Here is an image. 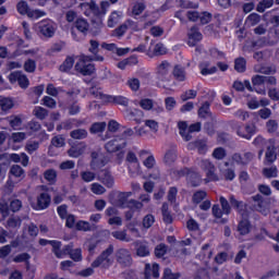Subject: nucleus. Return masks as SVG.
<instances>
[{"instance_id":"4468645a","label":"nucleus","mask_w":279,"mask_h":279,"mask_svg":"<svg viewBox=\"0 0 279 279\" xmlns=\"http://www.w3.org/2000/svg\"><path fill=\"white\" fill-rule=\"evenodd\" d=\"M9 82L11 84H19L22 88H27L29 86V78H27V75L21 71H14L9 75Z\"/></svg>"},{"instance_id":"9b49d317","label":"nucleus","mask_w":279,"mask_h":279,"mask_svg":"<svg viewBox=\"0 0 279 279\" xmlns=\"http://www.w3.org/2000/svg\"><path fill=\"white\" fill-rule=\"evenodd\" d=\"M88 52L90 56L84 54V60H94L95 62H104V56L99 54V41L95 39L89 40Z\"/></svg>"},{"instance_id":"4be33fe9","label":"nucleus","mask_w":279,"mask_h":279,"mask_svg":"<svg viewBox=\"0 0 279 279\" xmlns=\"http://www.w3.org/2000/svg\"><path fill=\"white\" fill-rule=\"evenodd\" d=\"M145 279L153 278H160V266L158 264H146L145 265V272H144Z\"/></svg>"},{"instance_id":"39448f33","label":"nucleus","mask_w":279,"mask_h":279,"mask_svg":"<svg viewBox=\"0 0 279 279\" xmlns=\"http://www.w3.org/2000/svg\"><path fill=\"white\" fill-rule=\"evenodd\" d=\"M114 254V246L110 244L102 253L92 263V267H110L112 259L110 258Z\"/></svg>"},{"instance_id":"4d7b16f0","label":"nucleus","mask_w":279,"mask_h":279,"mask_svg":"<svg viewBox=\"0 0 279 279\" xmlns=\"http://www.w3.org/2000/svg\"><path fill=\"white\" fill-rule=\"evenodd\" d=\"M128 25H134V21L128 20L125 24L119 26L114 29V35L121 38L128 32Z\"/></svg>"},{"instance_id":"aec40b11","label":"nucleus","mask_w":279,"mask_h":279,"mask_svg":"<svg viewBox=\"0 0 279 279\" xmlns=\"http://www.w3.org/2000/svg\"><path fill=\"white\" fill-rule=\"evenodd\" d=\"M51 205V195H49L47 192L40 193V195L37 196V205L36 210H47V207Z\"/></svg>"},{"instance_id":"6e6d98bb","label":"nucleus","mask_w":279,"mask_h":279,"mask_svg":"<svg viewBox=\"0 0 279 279\" xmlns=\"http://www.w3.org/2000/svg\"><path fill=\"white\" fill-rule=\"evenodd\" d=\"M68 154L70 158H80L82 154H84V147L82 146H72L69 150Z\"/></svg>"},{"instance_id":"774afa93","label":"nucleus","mask_w":279,"mask_h":279,"mask_svg":"<svg viewBox=\"0 0 279 279\" xmlns=\"http://www.w3.org/2000/svg\"><path fill=\"white\" fill-rule=\"evenodd\" d=\"M180 272L173 274L170 268H166L163 270V278L165 279H180Z\"/></svg>"},{"instance_id":"a19ab883","label":"nucleus","mask_w":279,"mask_h":279,"mask_svg":"<svg viewBox=\"0 0 279 279\" xmlns=\"http://www.w3.org/2000/svg\"><path fill=\"white\" fill-rule=\"evenodd\" d=\"M73 64H75V59L73 57H66L63 63L60 65L59 70L62 73H68L71 69H73Z\"/></svg>"},{"instance_id":"13d9d810","label":"nucleus","mask_w":279,"mask_h":279,"mask_svg":"<svg viewBox=\"0 0 279 279\" xmlns=\"http://www.w3.org/2000/svg\"><path fill=\"white\" fill-rule=\"evenodd\" d=\"M263 175H265V178H268V179L278 178V167L271 166L270 168H264Z\"/></svg>"},{"instance_id":"37998d69","label":"nucleus","mask_w":279,"mask_h":279,"mask_svg":"<svg viewBox=\"0 0 279 279\" xmlns=\"http://www.w3.org/2000/svg\"><path fill=\"white\" fill-rule=\"evenodd\" d=\"M246 64H247V61L245 60V58L240 57L234 61V70L238 73H245Z\"/></svg>"},{"instance_id":"49530a36","label":"nucleus","mask_w":279,"mask_h":279,"mask_svg":"<svg viewBox=\"0 0 279 279\" xmlns=\"http://www.w3.org/2000/svg\"><path fill=\"white\" fill-rule=\"evenodd\" d=\"M81 180H83V182H86V183L94 182V180H97V173L90 170L82 171Z\"/></svg>"},{"instance_id":"412c9836","label":"nucleus","mask_w":279,"mask_h":279,"mask_svg":"<svg viewBox=\"0 0 279 279\" xmlns=\"http://www.w3.org/2000/svg\"><path fill=\"white\" fill-rule=\"evenodd\" d=\"M38 226L34 225V222H31L28 225H25L23 228V239H36L38 236Z\"/></svg>"},{"instance_id":"0eeeda50","label":"nucleus","mask_w":279,"mask_h":279,"mask_svg":"<svg viewBox=\"0 0 279 279\" xmlns=\"http://www.w3.org/2000/svg\"><path fill=\"white\" fill-rule=\"evenodd\" d=\"M114 256L120 267H132V264L134 263V259H132V253L128 248H118Z\"/></svg>"},{"instance_id":"680f3d73","label":"nucleus","mask_w":279,"mask_h":279,"mask_svg":"<svg viewBox=\"0 0 279 279\" xmlns=\"http://www.w3.org/2000/svg\"><path fill=\"white\" fill-rule=\"evenodd\" d=\"M167 198L170 204H175V202H178V187L171 186L168 191Z\"/></svg>"},{"instance_id":"4c0bfd02","label":"nucleus","mask_w":279,"mask_h":279,"mask_svg":"<svg viewBox=\"0 0 279 279\" xmlns=\"http://www.w3.org/2000/svg\"><path fill=\"white\" fill-rule=\"evenodd\" d=\"M136 254L141 258H145V256H149V245L145 242L137 243Z\"/></svg>"},{"instance_id":"6ab92c4d","label":"nucleus","mask_w":279,"mask_h":279,"mask_svg":"<svg viewBox=\"0 0 279 279\" xmlns=\"http://www.w3.org/2000/svg\"><path fill=\"white\" fill-rule=\"evenodd\" d=\"M187 45L189 47H195V45H197V43H199L202 40V38H204V36L202 35V33L199 32V28H197V26H193L189 33H187Z\"/></svg>"},{"instance_id":"cd10ccee","label":"nucleus","mask_w":279,"mask_h":279,"mask_svg":"<svg viewBox=\"0 0 279 279\" xmlns=\"http://www.w3.org/2000/svg\"><path fill=\"white\" fill-rule=\"evenodd\" d=\"M75 29L80 32L83 36H86L88 34L89 24L84 19H77L74 24Z\"/></svg>"},{"instance_id":"c9c22d12","label":"nucleus","mask_w":279,"mask_h":279,"mask_svg":"<svg viewBox=\"0 0 279 279\" xmlns=\"http://www.w3.org/2000/svg\"><path fill=\"white\" fill-rule=\"evenodd\" d=\"M161 215L165 223H173V216H171V211H169V204H162Z\"/></svg>"},{"instance_id":"f257e3e1","label":"nucleus","mask_w":279,"mask_h":279,"mask_svg":"<svg viewBox=\"0 0 279 279\" xmlns=\"http://www.w3.org/2000/svg\"><path fill=\"white\" fill-rule=\"evenodd\" d=\"M80 8L85 16H96V19H104L108 13V9L110 8V2L101 1L100 8L97 5L95 1L83 2L80 4Z\"/></svg>"},{"instance_id":"bb28decb","label":"nucleus","mask_w":279,"mask_h":279,"mask_svg":"<svg viewBox=\"0 0 279 279\" xmlns=\"http://www.w3.org/2000/svg\"><path fill=\"white\" fill-rule=\"evenodd\" d=\"M108 104H117L118 106H124L128 107L130 104V99H128L125 96H112L109 95L107 97Z\"/></svg>"},{"instance_id":"7c9ffc66","label":"nucleus","mask_w":279,"mask_h":279,"mask_svg":"<svg viewBox=\"0 0 279 279\" xmlns=\"http://www.w3.org/2000/svg\"><path fill=\"white\" fill-rule=\"evenodd\" d=\"M199 119H210L213 117V112H210V102L205 101L201 108L198 109Z\"/></svg>"},{"instance_id":"ddd939ff","label":"nucleus","mask_w":279,"mask_h":279,"mask_svg":"<svg viewBox=\"0 0 279 279\" xmlns=\"http://www.w3.org/2000/svg\"><path fill=\"white\" fill-rule=\"evenodd\" d=\"M128 147V142L122 141L120 136H116L113 140L109 141L105 145V149L109 154H114V151H121V149H125Z\"/></svg>"},{"instance_id":"2eb2a0df","label":"nucleus","mask_w":279,"mask_h":279,"mask_svg":"<svg viewBox=\"0 0 279 279\" xmlns=\"http://www.w3.org/2000/svg\"><path fill=\"white\" fill-rule=\"evenodd\" d=\"M97 180L101 182L107 189H112L114 186V177L110 173V170L104 169L97 173Z\"/></svg>"},{"instance_id":"5fc2aeb1","label":"nucleus","mask_w":279,"mask_h":279,"mask_svg":"<svg viewBox=\"0 0 279 279\" xmlns=\"http://www.w3.org/2000/svg\"><path fill=\"white\" fill-rule=\"evenodd\" d=\"M23 69L26 73H36V60L27 59L24 62Z\"/></svg>"},{"instance_id":"79ce46f5","label":"nucleus","mask_w":279,"mask_h":279,"mask_svg":"<svg viewBox=\"0 0 279 279\" xmlns=\"http://www.w3.org/2000/svg\"><path fill=\"white\" fill-rule=\"evenodd\" d=\"M9 125L13 130H21V128L23 125V119H21V117H19V116H11V117H9Z\"/></svg>"},{"instance_id":"f3484780","label":"nucleus","mask_w":279,"mask_h":279,"mask_svg":"<svg viewBox=\"0 0 279 279\" xmlns=\"http://www.w3.org/2000/svg\"><path fill=\"white\" fill-rule=\"evenodd\" d=\"M252 84L257 95H267V89H265V76L258 74L254 75L252 77Z\"/></svg>"},{"instance_id":"b1692460","label":"nucleus","mask_w":279,"mask_h":279,"mask_svg":"<svg viewBox=\"0 0 279 279\" xmlns=\"http://www.w3.org/2000/svg\"><path fill=\"white\" fill-rule=\"evenodd\" d=\"M62 245H59L58 247H54V250H52V253L54 254V256L57 258H63L65 256H71V253L73 252V243H70L65 246H63V248H61Z\"/></svg>"},{"instance_id":"393cba45","label":"nucleus","mask_w":279,"mask_h":279,"mask_svg":"<svg viewBox=\"0 0 279 279\" xmlns=\"http://www.w3.org/2000/svg\"><path fill=\"white\" fill-rule=\"evenodd\" d=\"M130 197H132L131 192H122L118 194L117 199L114 202L116 206H118V208H128V206H130V202H128Z\"/></svg>"},{"instance_id":"bf43d9fd","label":"nucleus","mask_w":279,"mask_h":279,"mask_svg":"<svg viewBox=\"0 0 279 279\" xmlns=\"http://www.w3.org/2000/svg\"><path fill=\"white\" fill-rule=\"evenodd\" d=\"M207 195L208 194L206 193V191L199 190L195 192L192 196L193 204H202V202H204V198L207 197Z\"/></svg>"},{"instance_id":"1a4fd4ad","label":"nucleus","mask_w":279,"mask_h":279,"mask_svg":"<svg viewBox=\"0 0 279 279\" xmlns=\"http://www.w3.org/2000/svg\"><path fill=\"white\" fill-rule=\"evenodd\" d=\"M86 62H95V60H86L84 59V54L81 56L78 62L75 64V71L81 73V75H93L95 73V64Z\"/></svg>"},{"instance_id":"603ef678","label":"nucleus","mask_w":279,"mask_h":279,"mask_svg":"<svg viewBox=\"0 0 279 279\" xmlns=\"http://www.w3.org/2000/svg\"><path fill=\"white\" fill-rule=\"evenodd\" d=\"M75 229L80 232H90V230H93V227L90 226V222L80 220L76 222Z\"/></svg>"},{"instance_id":"a18cd8bd","label":"nucleus","mask_w":279,"mask_h":279,"mask_svg":"<svg viewBox=\"0 0 279 279\" xmlns=\"http://www.w3.org/2000/svg\"><path fill=\"white\" fill-rule=\"evenodd\" d=\"M33 114L36 117V119L44 121V119H47V117H49V111L43 107H35L33 110Z\"/></svg>"},{"instance_id":"58836bf2","label":"nucleus","mask_w":279,"mask_h":279,"mask_svg":"<svg viewBox=\"0 0 279 279\" xmlns=\"http://www.w3.org/2000/svg\"><path fill=\"white\" fill-rule=\"evenodd\" d=\"M70 136L75 141H83V138H86L88 136V131H86L85 129H76L70 132Z\"/></svg>"},{"instance_id":"864d4df0","label":"nucleus","mask_w":279,"mask_h":279,"mask_svg":"<svg viewBox=\"0 0 279 279\" xmlns=\"http://www.w3.org/2000/svg\"><path fill=\"white\" fill-rule=\"evenodd\" d=\"M265 157H266V162H275L277 158L276 146L274 145L268 146Z\"/></svg>"},{"instance_id":"8fccbe9b","label":"nucleus","mask_w":279,"mask_h":279,"mask_svg":"<svg viewBox=\"0 0 279 279\" xmlns=\"http://www.w3.org/2000/svg\"><path fill=\"white\" fill-rule=\"evenodd\" d=\"M163 160L166 165H173V162L178 160V151H175V149L168 150Z\"/></svg>"},{"instance_id":"e2e57ef3","label":"nucleus","mask_w":279,"mask_h":279,"mask_svg":"<svg viewBox=\"0 0 279 279\" xmlns=\"http://www.w3.org/2000/svg\"><path fill=\"white\" fill-rule=\"evenodd\" d=\"M90 191L94 195H104V193H106V187L99 183H93L90 185Z\"/></svg>"},{"instance_id":"473e14b6","label":"nucleus","mask_w":279,"mask_h":279,"mask_svg":"<svg viewBox=\"0 0 279 279\" xmlns=\"http://www.w3.org/2000/svg\"><path fill=\"white\" fill-rule=\"evenodd\" d=\"M111 236H113V239H117V241H122L124 243H130L132 241V238H130V235H128L126 230L112 231Z\"/></svg>"},{"instance_id":"c85d7f7f","label":"nucleus","mask_w":279,"mask_h":279,"mask_svg":"<svg viewBox=\"0 0 279 279\" xmlns=\"http://www.w3.org/2000/svg\"><path fill=\"white\" fill-rule=\"evenodd\" d=\"M252 231V223L247 219H243L238 225V232L242 236L247 235L248 232Z\"/></svg>"},{"instance_id":"f03ea898","label":"nucleus","mask_w":279,"mask_h":279,"mask_svg":"<svg viewBox=\"0 0 279 279\" xmlns=\"http://www.w3.org/2000/svg\"><path fill=\"white\" fill-rule=\"evenodd\" d=\"M58 29V24L52 20L46 19L37 23L36 32L41 38H53Z\"/></svg>"},{"instance_id":"f704fd0d","label":"nucleus","mask_w":279,"mask_h":279,"mask_svg":"<svg viewBox=\"0 0 279 279\" xmlns=\"http://www.w3.org/2000/svg\"><path fill=\"white\" fill-rule=\"evenodd\" d=\"M89 95H93L96 99H101L102 101H108V96L101 90V87L93 86L89 88Z\"/></svg>"},{"instance_id":"69168bd1","label":"nucleus","mask_w":279,"mask_h":279,"mask_svg":"<svg viewBox=\"0 0 279 279\" xmlns=\"http://www.w3.org/2000/svg\"><path fill=\"white\" fill-rule=\"evenodd\" d=\"M119 19H120L119 12L113 11L108 19V22H107L108 27H114V25L119 23Z\"/></svg>"},{"instance_id":"338daca9","label":"nucleus","mask_w":279,"mask_h":279,"mask_svg":"<svg viewBox=\"0 0 279 279\" xmlns=\"http://www.w3.org/2000/svg\"><path fill=\"white\" fill-rule=\"evenodd\" d=\"M271 5H274V0H262L257 4V12H265V10H267V8H271Z\"/></svg>"},{"instance_id":"09e8293b","label":"nucleus","mask_w":279,"mask_h":279,"mask_svg":"<svg viewBox=\"0 0 279 279\" xmlns=\"http://www.w3.org/2000/svg\"><path fill=\"white\" fill-rule=\"evenodd\" d=\"M10 174L13 178H25V170L19 165H13L10 169Z\"/></svg>"},{"instance_id":"20e7f679","label":"nucleus","mask_w":279,"mask_h":279,"mask_svg":"<svg viewBox=\"0 0 279 279\" xmlns=\"http://www.w3.org/2000/svg\"><path fill=\"white\" fill-rule=\"evenodd\" d=\"M198 167L203 169V171L206 172V179L205 182L208 184V182H219V175L216 174L217 168L214 166V163L208 159H201L197 162Z\"/></svg>"},{"instance_id":"052dcab7","label":"nucleus","mask_w":279,"mask_h":279,"mask_svg":"<svg viewBox=\"0 0 279 279\" xmlns=\"http://www.w3.org/2000/svg\"><path fill=\"white\" fill-rule=\"evenodd\" d=\"M155 222H156V218L154 217V215L148 214L143 219V228H145L146 230H149V228H151Z\"/></svg>"},{"instance_id":"0e129e2a","label":"nucleus","mask_w":279,"mask_h":279,"mask_svg":"<svg viewBox=\"0 0 279 279\" xmlns=\"http://www.w3.org/2000/svg\"><path fill=\"white\" fill-rule=\"evenodd\" d=\"M167 250H168V246L166 244H158L156 247H155V256L157 258H162V256H165V254H167Z\"/></svg>"},{"instance_id":"e433bc0d","label":"nucleus","mask_w":279,"mask_h":279,"mask_svg":"<svg viewBox=\"0 0 279 279\" xmlns=\"http://www.w3.org/2000/svg\"><path fill=\"white\" fill-rule=\"evenodd\" d=\"M44 178L49 184H56L58 181V171L54 169H48L44 172Z\"/></svg>"},{"instance_id":"c03bdc74","label":"nucleus","mask_w":279,"mask_h":279,"mask_svg":"<svg viewBox=\"0 0 279 279\" xmlns=\"http://www.w3.org/2000/svg\"><path fill=\"white\" fill-rule=\"evenodd\" d=\"M106 122H96L92 124L89 132L90 134H101V132L106 131Z\"/></svg>"},{"instance_id":"a878e982","label":"nucleus","mask_w":279,"mask_h":279,"mask_svg":"<svg viewBox=\"0 0 279 279\" xmlns=\"http://www.w3.org/2000/svg\"><path fill=\"white\" fill-rule=\"evenodd\" d=\"M276 65H260L254 66L255 73H262V75H276Z\"/></svg>"},{"instance_id":"f8f14e48","label":"nucleus","mask_w":279,"mask_h":279,"mask_svg":"<svg viewBox=\"0 0 279 279\" xmlns=\"http://www.w3.org/2000/svg\"><path fill=\"white\" fill-rule=\"evenodd\" d=\"M171 64L167 61H162L157 66V80L159 82H171Z\"/></svg>"},{"instance_id":"5701e85b","label":"nucleus","mask_w":279,"mask_h":279,"mask_svg":"<svg viewBox=\"0 0 279 279\" xmlns=\"http://www.w3.org/2000/svg\"><path fill=\"white\" fill-rule=\"evenodd\" d=\"M92 171H99L102 167H106V160L104 157H99L97 153H92V161L89 163Z\"/></svg>"},{"instance_id":"de8ad7c7","label":"nucleus","mask_w":279,"mask_h":279,"mask_svg":"<svg viewBox=\"0 0 279 279\" xmlns=\"http://www.w3.org/2000/svg\"><path fill=\"white\" fill-rule=\"evenodd\" d=\"M229 202H230L232 208L238 210V213H241L245 208V204L243 203V201H236L234 195H230Z\"/></svg>"},{"instance_id":"6e6552de","label":"nucleus","mask_w":279,"mask_h":279,"mask_svg":"<svg viewBox=\"0 0 279 279\" xmlns=\"http://www.w3.org/2000/svg\"><path fill=\"white\" fill-rule=\"evenodd\" d=\"M179 178L186 177L187 184H191V186H199L202 184V175L199 173L191 171L189 168H183L178 171Z\"/></svg>"},{"instance_id":"72a5a7b5","label":"nucleus","mask_w":279,"mask_h":279,"mask_svg":"<svg viewBox=\"0 0 279 279\" xmlns=\"http://www.w3.org/2000/svg\"><path fill=\"white\" fill-rule=\"evenodd\" d=\"M178 128H179V134L182 136V138L184 141H191V138H193V135L189 134V125L186 124V122L181 121L178 123Z\"/></svg>"},{"instance_id":"9d476101","label":"nucleus","mask_w":279,"mask_h":279,"mask_svg":"<svg viewBox=\"0 0 279 279\" xmlns=\"http://www.w3.org/2000/svg\"><path fill=\"white\" fill-rule=\"evenodd\" d=\"M252 160H254V153L252 151H246L243 155L234 153L231 156V165H238V167H247Z\"/></svg>"},{"instance_id":"a211bd4d","label":"nucleus","mask_w":279,"mask_h":279,"mask_svg":"<svg viewBox=\"0 0 279 279\" xmlns=\"http://www.w3.org/2000/svg\"><path fill=\"white\" fill-rule=\"evenodd\" d=\"M252 199L254 202V210H257V213H262V215H267V213H269V209L267 208V203L260 194L253 196Z\"/></svg>"},{"instance_id":"423d86ee","label":"nucleus","mask_w":279,"mask_h":279,"mask_svg":"<svg viewBox=\"0 0 279 279\" xmlns=\"http://www.w3.org/2000/svg\"><path fill=\"white\" fill-rule=\"evenodd\" d=\"M16 9L19 14H22L23 16L26 14L28 19H41V16L47 15L45 11L29 9V4H27V1L25 0L20 1Z\"/></svg>"},{"instance_id":"2f4dec72","label":"nucleus","mask_w":279,"mask_h":279,"mask_svg":"<svg viewBox=\"0 0 279 279\" xmlns=\"http://www.w3.org/2000/svg\"><path fill=\"white\" fill-rule=\"evenodd\" d=\"M173 77L174 80H177V82H185L186 81V71L184 70V68L177 65L173 69Z\"/></svg>"},{"instance_id":"dca6fc26","label":"nucleus","mask_w":279,"mask_h":279,"mask_svg":"<svg viewBox=\"0 0 279 279\" xmlns=\"http://www.w3.org/2000/svg\"><path fill=\"white\" fill-rule=\"evenodd\" d=\"M128 208L129 210L124 213V217L126 221H132V219L134 218V213L136 210L138 211L143 210V203L135 199H131L129 202Z\"/></svg>"},{"instance_id":"ea45409f","label":"nucleus","mask_w":279,"mask_h":279,"mask_svg":"<svg viewBox=\"0 0 279 279\" xmlns=\"http://www.w3.org/2000/svg\"><path fill=\"white\" fill-rule=\"evenodd\" d=\"M22 220L19 216L10 217L7 221V228L9 230H16L21 228Z\"/></svg>"},{"instance_id":"3c124183","label":"nucleus","mask_w":279,"mask_h":279,"mask_svg":"<svg viewBox=\"0 0 279 279\" xmlns=\"http://www.w3.org/2000/svg\"><path fill=\"white\" fill-rule=\"evenodd\" d=\"M0 108L2 112H8L14 108V102L10 98H2L0 99Z\"/></svg>"},{"instance_id":"7ed1b4c3","label":"nucleus","mask_w":279,"mask_h":279,"mask_svg":"<svg viewBox=\"0 0 279 279\" xmlns=\"http://www.w3.org/2000/svg\"><path fill=\"white\" fill-rule=\"evenodd\" d=\"M232 128L235 130L240 138L252 141V136L256 134V124H239L236 121H232Z\"/></svg>"},{"instance_id":"c756f323","label":"nucleus","mask_w":279,"mask_h":279,"mask_svg":"<svg viewBox=\"0 0 279 279\" xmlns=\"http://www.w3.org/2000/svg\"><path fill=\"white\" fill-rule=\"evenodd\" d=\"M10 160H12V162H21V165H23L24 167H27V165H29V157L25 154H11L10 155Z\"/></svg>"}]
</instances>
